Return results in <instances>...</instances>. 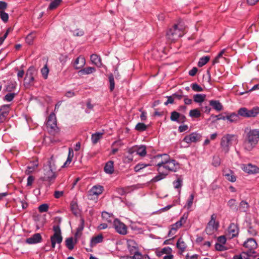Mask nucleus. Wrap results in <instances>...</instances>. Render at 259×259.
Wrapping results in <instances>:
<instances>
[{"instance_id": "obj_1", "label": "nucleus", "mask_w": 259, "mask_h": 259, "mask_svg": "<svg viewBox=\"0 0 259 259\" xmlns=\"http://www.w3.org/2000/svg\"><path fill=\"white\" fill-rule=\"evenodd\" d=\"M259 141V130L252 129L246 132L243 142V147L246 151H252Z\"/></svg>"}, {"instance_id": "obj_2", "label": "nucleus", "mask_w": 259, "mask_h": 259, "mask_svg": "<svg viewBox=\"0 0 259 259\" xmlns=\"http://www.w3.org/2000/svg\"><path fill=\"white\" fill-rule=\"evenodd\" d=\"M184 33L183 26L180 24H176L168 30L166 37L169 40L175 41L182 37Z\"/></svg>"}, {"instance_id": "obj_3", "label": "nucleus", "mask_w": 259, "mask_h": 259, "mask_svg": "<svg viewBox=\"0 0 259 259\" xmlns=\"http://www.w3.org/2000/svg\"><path fill=\"white\" fill-rule=\"evenodd\" d=\"M237 137L235 135L226 134L224 135L221 141V147L222 150L225 154L228 153L230 151V148L232 144V141L236 140Z\"/></svg>"}, {"instance_id": "obj_4", "label": "nucleus", "mask_w": 259, "mask_h": 259, "mask_svg": "<svg viewBox=\"0 0 259 259\" xmlns=\"http://www.w3.org/2000/svg\"><path fill=\"white\" fill-rule=\"evenodd\" d=\"M259 114V107H254L251 109L242 107L238 109V115L244 118H254Z\"/></svg>"}, {"instance_id": "obj_5", "label": "nucleus", "mask_w": 259, "mask_h": 259, "mask_svg": "<svg viewBox=\"0 0 259 259\" xmlns=\"http://www.w3.org/2000/svg\"><path fill=\"white\" fill-rule=\"evenodd\" d=\"M162 168L167 172H176L180 168V165L175 160L171 159L168 155V157H165L164 159Z\"/></svg>"}, {"instance_id": "obj_6", "label": "nucleus", "mask_w": 259, "mask_h": 259, "mask_svg": "<svg viewBox=\"0 0 259 259\" xmlns=\"http://www.w3.org/2000/svg\"><path fill=\"white\" fill-rule=\"evenodd\" d=\"M53 230L54 234L51 237L50 240L51 242L52 247L54 248L56 244H61L63 240V237L59 225L53 226Z\"/></svg>"}, {"instance_id": "obj_7", "label": "nucleus", "mask_w": 259, "mask_h": 259, "mask_svg": "<svg viewBox=\"0 0 259 259\" xmlns=\"http://www.w3.org/2000/svg\"><path fill=\"white\" fill-rule=\"evenodd\" d=\"M36 70L34 67H30L27 71L24 78V85L25 88H29L34 85V77L36 75Z\"/></svg>"}, {"instance_id": "obj_8", "label": "nucleus", "mask_w": 259, "mask_h": 259, "mask_svg": "<svg viewBox=\"0 0 259 259\" xmlns=\"http://www.w3.org/2000/svg\"><path fill=\"white\" fill-rule=\"evenodd\" d=\"M217 217L215 213H213L210 217V220L205 229L206 233L208 235L212 234L218 230L219 227V223L216 221Z\"/></svg>"}, {"instance_id": "obj_9", "label": "nucleus", "mask_w": 259, "mask_h": 259, "mask_svg": "<svg viewBox=\"0 0 259 259\" xmlns=\"http://www.w3.org/2000/svg\"><path fill=\"white\" fill-rule=\"evenodd\" d=\"M168 157V154H161L156 155L151 158L150 165H154L157 167V171H161L162 170V166L163 164L165 158Z\"/></svg>"}, {"instance_id": "obj_10", "label": "nucleus", "mask_w": 259, "mask_h": 259, "mask_svg": "<svg viewBox=\"0 0 259 259\" xmlns=\"http://www.w3.org/2000/svg\"><path fill=\"white\" fill-rule=\"evenodd\" d=\"M60 129L57 124V119L54 113L50 114V136H57L59 135Z\"/></svg>"}, {"instance_id": "obj_11", "label": "nucleus", "mask_w": 259, "mask_h": 259, "mask_svg": "<svg viewBox=\"0 0 259 259\" xmlns=\"http://www.w3.org/2000/svg\"><path fill=\"white\" fill-rule=\"evenodd\" d=\"M243 246L248 249L247 254L251 255L255 253L254 250L257 247V243L254 239L249 238L244 242Z\"/></svg>"}, {"instance_id": "obj_12", "label": "nucleus", "mask_w": 259, "mask_h": 259, "mask_svg": "<svg viewBox=\"0 0 259 259\" xmlns=\"http://www.w3.org/2000/svg\"><path fill=\"white\" fill-rule=\"evenodd\" d=\"M241 168L245 172L249 175L259 174V167L251 163L242 164L241 165Z\"/></svg>"}, {"instance_id": "obj_13", "label": "nucleus", "mask_w": 259, "mask_h": 259, "mask_svg": "<svg viewBox=\"0 0 259 259\" xmlns=\"http://www.w3.org/2000/svg\"><path fill=\"white\" fill-rule=\"evenodd\" d=\"M201 138L202 136L201 134L197 132H193L186 136L183 139V141L187 144L196 143L200 141Z\"/></svg>"}, {"instance_id": "obj_14", "label": "nucleus", "mask_w": 259, "mask_h": 259, "mask_svg": "<svg viewBox=\"0 0 259 259\" xmlns=\"http://www.w3.org/2000/svg\"><path fill=\"white\" fill-rule=\"evenodd\" d=\"M113 226L116 232L119 234L121 235H125L127 234L126 226L118 219L114 220L113 222Z\"/></svg>"}, {"instance_id": "obj_15", "label": "nucleus", "mask_w": 259, "mask_h": 259, "mask_svg": "<svg viewBox=\"0 0 259 259\" xmlns=\"http://www.w3.org/2000/svg\"><path fill=\"white\" fill-rule=\"evenodd\" d=\"M228 235L230 238H233L238 236L239 228L237 224L231 223L228 228Z\"/></svg>"}, {"instance_id": "obj_16", "label": "nucleus", "mask_w": 259, "mask_h": 259, "mask_svg": "<svg viewBox=\"0 0 259 259\" xmlns=\"http://www.w3.org/2000/svg\"><path fill=\"white\" fill-rule=\"evenodd\" d=\"M85 64V58L82 56L78 57L73 63V67L75 69H81Z\"/></svg>"}, {"instance_id": "obj_17", "label": "nucleus", "mask_w": 259, "mask_h": 259, "mask_svg": "<svg viewBox=\"0 0 259 259\" xmlns=\"http://www.w3.org/2000/svg\"><path fill=\"white\" fill-rule=\"evenodd\" d=\"M127 248L131 254L139 250L137 243L133 240H128L127 241Z\"/></svg>"}, {"instance_id": "obj_18", "label": "nucleus", "mask_w": 259, "mask_h": 259, "mask_svg": "<svg viewBox=\"0 0 259 259\" xmlns=\"http://www.w3.org/2000/svg\"><path fill=\"white\" fill-rule=\"evenodd\" d=\"M41 240V237L40 234L36 233L31 237L27 238L26 240V242L29 244H33L40 242Z\"/></svg>"}, {"instance_id": "obj_19", "label": "nucleus", "mask_w": 259, "mask_h": 259, "mask_svg": "<svg viewBox=\"0 0 259 259\" xmlns=\"http://www.w3.org/2000/svg\"><path fill=\"white\" fill-rule=\"evenodd\" d=\"M103 190L104 188L103 186L100 185H96L92 188L89 193L90 195L98 196L102 193Z\"/></svg>"}, {"instance_id": "obj_20", "label": "nucleus", "mask_w": 259, "mask_h": 259, "mask_svg": "<svg viewBox=\"0 0 259 259\" xmlns=\"http://www.w3.org/2000/svg\"><path fill=\"white\" fill-rule=\"evenodd\" d=\"M59 170L54 164L50 163V181L56 179Z\"/></svg>"}, {"instance_id": "obj_21", "label": "nucleus", "mask_w": 259, "mask_h": 259, "mask_svg": "<svg viewBox=\"0 0 259 259\" xmlns=\"http://www.w3.org/2000/svg\"><path fill=\"white\" fill-rule=\"evenodd\" d=\"M176 246L179 249V252L181 254H182L185 251L187 248V245L182 238H180L178 240Z\"/></svg>"}, {"instance_id": "obj_22", "label": "nucleus", "mask_w": 259, "mask_h": 259, "mask_svg": "<svg viewBox=\"0 0 259 259\" xmlns=\"http://www.w3.org/2000/svg\"><path fill=\"white\" fill-rule=\"evenodd\" d=\"M104 171L106 174H112L114 171V162L112 160L108 161L105 165Z\"/></svg>"}, {"instance_id": "obj_23", "label": "nucleus", "mask_w": 259, "mask_h": 259, "mask_svg": "<svg viewBox=\"0 0 259 259\" xmlns=\"http://www.w3.org/2000/svg\"><path fill=\"white\" fill-rule=\"evenodd\" d=\"M95 71V68L92 67H88L79 70L78 72V74L79 75H88L92 74Z\"/></svg>"}, {"instance_id": "obj_24", "label": "nucleus", "mask_w": 259, "mask_h": 259, "mask_svg": "<svg viewBox=\"0 0 259 259\" xmlns=\"http://www.w3.org/2000/svg\"><path fill=\"white\" fill-rule=\"evenodd\" d=\"M91 60L93 64L98 67H101L102 64L101 57L97 54H92L91 56Z\"/></svg>"}, {"instance_id": "obj_25", "label": "nucleus", "mask_w": 259, "mask_h": 259, "mask_svg": "<svg viewBox=\"0 0 259 259\" xmlns=\"http://www.w3.org/2000/svg\"><path fill=\"white\" fill-rule=\"evenodd\" d=\"M103 240V236L102 234L98 235L97 236L92 238L90 241V246L93 247L97 244L101 243Z\"/></svg>"}, {"instance_id": "obj_26", "label": "nucleus", "mask_w": 259, "mask_h": 259, "mask_svg": "<svg viewBox=\"0 0 259 259\" xmlns=\"http://www.w3.org/2000/svg\"><path fill=\"white\" fill-rule=\"evenodd\" d=\"M209 105L217 111H220L223 109L222 105L218 100H212L209 101Z\"/></svg>"}, {"instance_id": "obj_27", "label": "nucleus", "mask_w": 259, "mask_h": 259, "mask_svg": "<svg viewBox=\"0 0 259 259\" xmlns=\"http://www.w3.org/2000/svg\"><path fill=\"white\" fill-rule=\"evenodd\" d=\"M249 205L245 200H242L239 203V207H237L238 210L241 212H247L249 209Z\"/></svg>"}, {"instance_id": "obj_28", "label": "nucleus", "mask_w": 259, "mask_h": 259, "mask_svg": "<svg viewBox=\"0 0 259 259\" xmlns=\"http://www.w3.org/2000/svg\"><path fill=\"white\" fill-rule=\"evenodd\" d=\"M175 189H178L179 193H181V189L183 186V179L181 177L178 178L176 180L172 183Z\"/></svg>"}, {"instance_id": "obj_29", "label": "nucleus", "mask_w": 259, "mask_h": 259, "mask_svg": "<svg viewBox=\"0 0 259 259\" xmlns=\"http://www.w3.org/2000/svg\"><path fill=\"white\" fill-rule=\"evenodd\" d=\"M238 116V113H232L225 116V118L230 122H236L239 119Z\"/></svg>"}, {"instance_id": "obj_30", "label": "nucleus", "mask_w": 259, "mask_h": 259, "mask_svg": "<svg viewBox=\"0 0 259 259\" xmlns=\"http://www.w3.org/2000/svg\"><path fill=\"white\" fill-rule=\"evenodd\" d=\"M102 133L97 132L92 134L91 137L92 142L93 144H97L99 140L102 139L103 136Z\"/></svg>"}, {"instance_id": "obj_31", "label": "nucleus", "mask_w": 259, "mask_h": 259, "mask_svg": "<svg viewBox=\"0 0 259 259\" xmlns=\"http://www.w3.org/2000/svg\"><path fill=\"white\" fill-rule=\"evenodd\" d=\"M136 154L141 157H144L146 154V147L144 145H141L139 147L136 146Z\"/></svg>"}, {"instance_id": "obj_32", "label": "nucleus", "mask_w": 259, "mask_h": 259, "mask_svg": "<svg viewBox=\"0 0 259 259\" xmlns=\"http://www.w3.org/2000/svg\"><path fill=\"white\" fill-rule=\"evenodd\" d=\"M158 172H159V174L151 179V182H153V183L157 182L165 178L166 176L167 175V173L161 172L160 171H158Z\"/></svg>"}, {"instance_id": "obj_33", "label": "nucleus", "mask_w": 259, "mask_h": 259, "mask_svg": "<svg viewBox=\"0 0 259 259\" xmlns=\"http://www.w3.org/2000/svg\"><path fill=\"white\" fill-rule=\"evenodd\" d=\"M75 242L76 241H74L72 237H69L65 240V245L69 250H71L74 248Z\"/></svg>"}, {"instance_id": "obj_34", "label": "nucleus", "mask_w": 259, "mask_h": 259, "mask_svg": "<svg viewBox=\"0 0 259 259\" xmlns=\"http://www.w3.org/2000/svg\"><path fill=\"white\" fill-rule=\"evenodd\" d=\"M70 32L72 33V35L74 36L80 37L84 35V31L79 28H76L75 29H73L71 28L69 29Z\"/></svg>"}, {"instance_id": "obj_35", "label": "nucleus", "mask_w": 259, "mask_h": 259, "mask_svg": "<svg viewBox=\"0 0 259 259\" xmlns=\"http://www.w3.org/2000/svg\"><path fill=\"white\" fill-rule=\"evenodd\" d=\"M205 98V94H197L194 96V101L196 103H201L204 101Z\"/></svg>"}, {"instance_id": "obj_36", "label": "nucleus", "mask_w": 259, "mask_h": 259, "mask_svg": "<svg viewBox=\"0 0 259 259\" xmlns=\"http://www.w3.org/2000/svg\"><path fill=\"white\" fill-rule=\"evenodd\" d=\"M10 107L8 105H4L0 108V113L7 117L9 112Z\"/></svg>"}, {"instance_id": "obj_37", "label": "nucleus", "mask_w": 259, "mask_h": 259, "mask_svg": "<svg viewBox=\"0 0 259 259\" xmlns=\"http://www.w3.org/2000/svg\"><path fill=\"white\" fill-rule=\"evenodd\" d=\"M210 60V57L208 56L203 57L200 58L198 63V66L201 67L205 65Z\"/></svg>"}, {"instance_id": "obj_38", "label": "nucleus", "mask_w": 259, "mask_h": 259, "mask_svg": "<svg viewBox=\"0 0 259 259\" xmlns=\"http://www.w3.org/2000/svg\"><path fill=\"white\" fill-rule=\"evenodd\" d=\"M38 166V164L36 162H32L30 165L27 166V168L26 170V173L27 174H30L33 171H34L35 169L37 168Z\"/></svg>"}, {"instance_id": "obj_39", "label": "nucleus", "mask_w": 259, "mask_h": 259, "mask_svg": "<svg viewBox=\"0 0 259 259\" xmlns=\"http://www.w3.org/2000/svg\"><path fill=\"white\" fill-rule=\"evenodd\" d=\"M180 117V114L176 112V111H172L170 115V120L173 121H176L178 123H180L181 121L179 120V118Z\"/></svg>"}, {"instance_id": "obj_40", "label": "nucleus", "mask_w": 259, "mask_h": 259, "mask_svg": "<svg viewBox=\"0 0 259 259\" xmlns=\"http://www.w3.org/2000/svg\"><path fill=\"white\" fill-rule=\"evenodd\" d=\"M224 176L230 182H235L236 180L235 176L234 175L233 172L231 170H230L229 173L224 174Z\"/></svg>"}, {"instance_id": "obj_41", "label": "nucleus", "mask_w": 259, "mask_h": 259, "mask_svg": "<svg viewBox=\"0 0 259 259\" xmlns=\"http://www.w3.org/2000/svg\"><path fill=\"white\" fill-rule=\"evenodd\" d=\"M228 206L232 209H235L236 211L238 210V208L236 207V200L235 199H231L227 202Z\"/></svg>"}, {"instance_id": "obj_42", "label": "nucleus", "mask_w": 259, "mask_h": 259, "mask_svg": "<svg viewBox=\"0 0 259 259\" xmlns=\"http://www.w3.org/2000/svg\"><path fill=\"white\" fill-rule=\"evenodd\" d=\"M200 115L201 113L198 109H194L190 111L189 116L191 117L198 118Z\"/></svg>"}, {"instance_id": "obj_43", "label": "nucleus", "mask_w": 259, "mask_h": 259, "mask_svg": "<svg viewBox=\"0 0 259 259\" xmlns=\"http://www.w3.org/2000/svg\"><path fill=\"white\" fill-rule=\"evenodd\" d=\"M50 10L56 9L60 4L62 0H50Z\"/></svg>"}, {"instance_id": "obj_44", "label": "nucleus", "mask_w": 259, "mask_h": 259, "mask_svg": "<svg viewBox=\"0 0 259 259\" xmlns=\"http://www.w3.org/2000/svg\"><path fill=\"white\" fill-rule=\"evenodd\" d=\"M147 126L144 123L139 122L135 126V129L139 132H143L146 131Z\"/></svg>"}, {"instance_id": "obj_45", "label": "nucleus", "mask_w": 259, "mask_h": 259, "mask_svg": "<svg viewBox=\"0 0 259 259\" xmlns=\"http://www.w3.org/2000/svg\"><path fill=\"white\" fill-rule=\"evenodd\" d=\"M35 37V34L34 32H31L26 37V41L29 44L31 45L32 44L33 40Z\"/></svg>"}, {"instance_id": "obj_46", "label": "nucleus", "mask_w": 259, "mask_h": 259, "mask_svg": "<svg viewBox=\"0 0 259 259\" xmlns=\"http://www.w3.org/2000/svg\"><path fill=\"white\" fill-rule=\"evenodd\" d=\"M70 208L72 212L75 215H76L78 212V205L76 202L72 201L70 204Z\"/></svg>"}, {"instance_id": "obj_47", "label": "nucleus", "mask_w": 259, "mask_h": 259, "mask_svg": "<svg viewBox=\"0 0 259 259\" xmlns=\"http://www.w3.org/2000/svg\"><path fill=\"white\" fill-rule=\"evenodd\" d=\"M212 164L214 167H218L221 164V158L218 156H214L212 158Z\"/></svg>"}, {"instance_id": "obj_48", "label": "nucleus", "mask_w": 259, "mask_h": 259, "mask_svg": "<svg viewBox=\"0 0 259 259\" xmlns=\"http://www.w3.org/2000/svg\"><path fill=\"white\" fill-rule=\"evenodd\" d=\"M150 164H144V163H139L138 164H137L135 167H134V170L136 171V172H139L140 171L141 169H143L144 168L148 166H149Z\"/></svg>"}, {"instance_id": "obj_49", "label": "nucleus", "mask_w": 259, "mask_h": 259, "mask_svg": "<svg viewBox=\"0 0 259 259\" xmlns=\"http://www.w3.org/2000/svg\"><path fill=\"white\" fill-rule=\"evenodd\" d=\"M191 87L193 91L195 92H202L203 88L197 83H193L191 84Z\"/></svg>"}, {"instance_id": "obj_50", "label": "nucleus", "mask_w": 259, "mask_h": 259, "mask_svg": "<svg viewBox=\"0 0 259 259\" xmlns=\"http://www.w3.org/2000/svg\"><path fill=\"white\" fill-rule=\"evenodd\" d=\"M0 17L2 21L5 23L8 22L9 20V15L4 11H0Z\"/></svg>"}, {"instance_id": "obj_51", "label": "nucleus", "mask_w": 259, "mask_h": 259, "mask_svg": "<svg viewBox=\"0 0 259 259\" xmlns=\"http://www.w3.org/2000/svg\"><path fill=\"white\" fill-rule=\"evenodd\" d=\"M41 72L43 77L46 79L48 77L49 73V68L48 67L47 64H46L43 68L41 69Z\"/></svg>"}, {"instance_id": "obj_52", "label": "nucleus", "mask_w": 259, "mask_h": 259, "mask_svg": "<svg viewBox=\"0 0 259 259\" xmlns=\"http://www.w3.org/2000/svg\"><path fill=\"white\" fill-rule=\"evenodd\" d=\"M194 198V194H191L187 201V204L185 205V207H186L188 209L192 207L193 200Z\"/></svg>"}, {"instance_id": "obj_53", "label": "nucleus", "mask_w": 259, "mask_h": 259, "mask_svg": "<svg viewBox=\"0 0 259 259\" xmlns=\"http://www.w3.org/2000/svg\"><path fill=\"white\" fill-rule=\"evenodd\" d=\"M109 81L110 82V90L112 91L115 87L114 78L112 74L109 76Z\"/></svg>"}, {"instance_id": "obj_54", "label": "nucleus", "mask_w": 259, "mask_h": 259, "mask_svg": "<svg viewBox=\"0 0 259 259\" xmlns=\"http://www.w3.org/2000/svg\"><path fill=\"white\" fill-rule=\"evenodd\" d=\"M188 217V214L187 213H184L180 218V220L177 221L178 223H179V224L181 226V227L186 222Z\"/></svg>"}, {"instance_id": "obj_55", "label": "nucleus", "mask_w": 259, "mask_h": 259, "mask_svg": "<svg viewBox=\"0 0 259 259\" xmlns=\"http://www.w3.org/2000/svg\"><path fill=\"white\" fill-rule=\"evenodd\" d=\"M103 218L106 220L107 222L111 223L112 220L111 219V215L110 213L107 212H103L102 213Z\"/></svg>"}, {"instance_id": "obj_56", "label": "nucleus", "mask_w": 259, "mask_h": 259, "mask_svg": "<svg viewBox=\"0 0 259 259\" xmlns=\"http://www.w3.org/2000/svg\"><path fill=\"white\" fill-rule=\"evenodd\" d=\"M87 109L85 111L87 113H90V112L93 110L94 105L91 103L90 100L87 101Z\"/></svg>"}, {"instance_id": "obj_57", "label": "nucleus", "mask_w": 259, "mask_h": 259, "mask_svg": "<svg viewBox=\"0 0 259 259\" xmlns=\"http://www.w3.org/2000/svg\"><path fill=\"white\" fill-rule=\"evenodd\" d=\"M215 248L216 250L218 251H224L226 249V247L224 245V244L216 243L215 244Z\"/></svg>"}, {"instance_id": "obj_58", "label": "nucleus", "mask_w": 259, "mask_h": 259, "mask_svg": "<svg viewBox=\"0 0 259 259\" xmlns=\"http://www.w3.org/2000/svg\"><path fill=\"white\" fill-rule=\"evenodd\" d=\"M15 94L14 93H9L5 95L4 99L6 101L10 102L13 100L15 97Z\"/></svg>"}, {"instance_id": "obj_59", "label": "nucleus", "mask_w": 259, "mask_h": 259, "mask_svg": "<svg viewBox=\"0 0 259 259\" xmlns=\"http://www.w3.org/2000/svg\"><path fill=\"white\" fill-rule=\"evenodd\" d=\"M48 208L49 206L47 204H41L38 207V210L40 212L47 211Z\"/></svg>"}, {"instance_id": "obj_60", "label": "nucleus", "mask_w": 259, "mask_h": 259, "mask_svg": "<svg viewBox=\"0 0 259 259\" xmlns=\"http://www.w3.org/2000/svg\"><path fill=\"white\" fill-rule=\"evenodd\" d=\"M247 232L250 236H255L257 234V231L252 227H249L247 229Z\"/></svg>"}, {"instance_id": "obj_61", "label": "nucleus", "mask_w": 259, "mask_h": 259, "mask_svg": "<svg viewBox=\"0 0 259 259\" xmlns=\"http://www.w3.org/2000/svg\"><path fill=\"white\" fill-rule=\"evenodd\" d=\"M74 156L73 150L71 148H69L68 149V161H71L72 159Z\"/></svg>"}, {"instance_id": "obj_62", "label": "nucleus", "mask_w": 259, "mask_h": 259, "mask_svg": "<svg viewBox=\"0 0 259 259\" xmlns=\"http://www.w3.org/2000/svg\"><path fill=\"white\" fill-rule=\"evenodd\" d=\"M133 259H142V254L141 252L139 251V250L135 251V252H134L133 253Z\"/></svg>"}, {"instance_id": "obj_63", "label": "nucleus", "mask_w": 259, "mask_h": 259, "mask_svg": "<svg viewBox=\"0 0 259 259\" xmlns=\"http://www.w3.org/2000/svg\"><path fill=\"white\" fill-rule=\"evenodd\" d=\"M133 160V156L128 154L127 155L124 156L123 161L124 162H131Z\"/></svg>"}, {"instance_id": "obj_64", "label": "nucleus", "mask_w": 259, "mask_h": 259, "mask_svg": "<svg viewBox=\"0 0 259 259\" xmlns=\"http://www.w3.org/2000/svg\"><path fill=\"white\" fill-rule=\"evenodd\" d=\"M84 228V220L83 219H80V224L77 229V233L81 232Z\"/></svg>"}]
</instances>
